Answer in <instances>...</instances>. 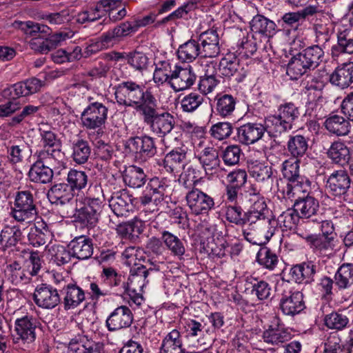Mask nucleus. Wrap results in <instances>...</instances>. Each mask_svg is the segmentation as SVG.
<instances>
[{"instance_id": "nucleus-43", "label": "nucleus", "mask_w": 353, "mask_h": 353, "mask_svg": "<svg viewBox=\"0 0 353 353\" xmlns=\"http://www.w3.org/2000/svg\"><path fill=\"white\" fill-rule=\"evenodd\" d=\"M327 154L333 162L342 165L347 163L351 157L349 148L340 141H336L331 144Z\"/></svg>"}, {"instance_id": "nucleus-63", "label": "nucleus", "mask_w": 353, "mask_h": 353, "mask_svg": "<svg viewBox=\"0 0 353 353\" xmlns=\"http://www.w3.org/2000/svg\"><path fill=\"white\" fill-rule=\"evenodd\" d=\"M21 29L32 38L41 37L40 34L47 35L51 33V29L48 26L31 21L21 22Z\"/></svg>"}, {"instance_id": "nucleus-9", "label": "nucleus", "mask_w": 353, "mask_h": 353, "mask_svg": "<svg viewBox=\"0 0 353 353\" xmlns=\"http://www.w3.org/2000/svg\"><path fill=\"white\" fill-rule=\"evenodd\" d=\"M108 108L100 102L90 103L82 112L81 120L87 130H101L106 122Z\"/></svg>"}, {"instance_id": "nucleus-40", "label": "nucleus", "mask_w": 353, "mask_h": 353, "mask_svg": "<svg viewBox=\"0 0 353 353\" xmlns=\"http://www.w3.org/2000/svg\"><path fill=\"white\" fill-rule=\"evenodd\" d=\"M334 284L339 290H344L353 285V263H343L334 275Z\"/></svg>"}, {"instance_id": "nucleus-20", "label": "nucleus", "mask_w": 353, "mask_h": 353, "mask_svg": "<svg viewBox=\"0 0 353 353\" xmlns=\"http://www.w3.org/2000/svg\"><path fill=\"white\" fill-rule=\"evenodd\" d=\"M57 285L63 295V303L65 310H72L80 305L85 299L84 291L75 283H68L62 286L61 282L58 281Z\"/></svg>"}, {"instance_id": "nucleus-17", "label": "nucleus", "mask_w": 353, "mask_h": 353, "mask_svg": "<svg viewBox=\"0 0 353 353\" xmlns=\"http://www.w3.org/2000/svg\"><path fill=\"white\" fill-rule=\"evenodd\" d=\"M200 45L201 57L214 58L221 52L219 37L215 30H208L202 32L198 39Z\"/></svg>"}, {"instance_id": "nucleus-15", "label": "nucleus", "mask_w": 353, "mask_h": 353, "mask_svg": "<svg viewBox=\"0 0 353 353\" xmlns=\"http://www.w3.org/2000/svg\"><path fill=\"white\" fill-rule=\"evenodd\" d=\"M36 305L45 309H52L61 301L58 289L46 283L39 285L33 294Z\"/></svg>"}, {"instance_id": "nucleus-31", "label": "nucleus", "mask_w": 353, "mask_h": 353, "mask_svg": "<svg viewBox=\"0 0 353 353\" xmlns=\"http://www.w3.org/2000/svg\"><path fill=\"white\" fill-rule=\"evenodd\" d=\"M330 81L341 89L349 87L353 83V62L337 67L330 74Z\"/></svg>"}, {"instance_id": "nucleus-24", "label": "nucleus", "mask_w": 353, "mask_h": 353, "mask_svg": "<svg viewBox=\"0 0 353 353\" xmlns=\"http://www.w3.org/2000/svg\"><path fill=\"white\" fill-rule=\"evenodd\" d=\"M237 139L239 143L248 145L260 140L265 129L263 125L258 123H247L237 128Z\"/></svg>"}, {"instance_id": "nucleus-54", "label": "nucleus", "mask_w": 353, "mask_h": 353, "mask_svg": "<svg viewBox=\"0 0 353 353\" xmlns=\"http://www.w3.org/2000/svg\"><path fill=\"white\" fill-rule=\"evenodd\" d=\"M22 232L16 227H5L0 233V244L3 248L15 246L21 240Z\"/></svg>"}, {"instance_id": "nucleus-53", "label": "nucleus", "mask_w": 353, "mask_h": 353, "mask_svg": "<svg viewBox=\"0 0 353 353\" xmlns=\"http://www.w3.org/2000/svg\"><path fill=\"white\" fill-rule=\"evenodd\" d=\"M126 61L131 68L139 72L146 70L149 65L146 54L137 50L126 54Z\"/></svg>"}, {"instance_id": "nucleus-10", "label": "nucleus", "mask_w": 353, "mask_h": 353, "mask_svg": "<svg viewBox=\"0 0 353 353\" xmlns=\"http://www.w3.org/2000/svg\"><path fill=\"white\" fill-rule=\"evenodd\" d=\"M125 149L141 161H145L157 153L154 139L147 135L130 137L126 141Z\"/></svg>"}, {"instance_id": "nucleus-36", "label": "nucleus", "mask_w": 353, "mask_h": 353, "mask_svg": "<svg viewBox=\"0 0 353 353\" xmlns=\"http://www.w3.org/2000/svg\"><path fill=\"white\" fill-rule=\"evenodd\" d=\"M53 170L50 166L41 162L35 161L30 167L28 177L32 182L46 184L52 181Z\"/></svg>"}, {"instance_id": "nucleus-5", "label": "nucleus", "mask_w": 353, "mask_h": 353, "mask_svg": "<svg viewBox=\"0 0 353 353\" xmlns=\"http://www.w3.org/2000/svg\"><path fill=\"white\" fill-rule=\"evenodd\" d=\"M248 201V206L252 203L250 209L246 211L245 215L250 225L261 226V225H274L275 220L268 217L269 209L265 198L261 194L260 191L255 188H252Z\"/></svg>"}, {"instance_id": "nucleus-14", "label": "nucleus", "mask_w": 353, "mask_h": 353, "mask_svg": "<svg viewBox=\"0 0 353 353\" xmlns=\"http://www.w3.org/2000/svg\"><path fill=\"white\" fill-rule=\"evenodd\" d=\"M353 54V30L345 28L337 32V42L331 48V57L336 61H342L345 57Z\"/></svg>"}, {"instance_id": "nucleus-57", "label": "nucleus", "mask_w": 353, "mask_h": 353, "mask_svg": "<svg viewBox=\"0 0 353 353\" xmlns=\"http://www.w3.org/2000/svg\"><path fill=\"white\" fill-rule=\"evenodd\" d=\"M299 159L289 158L282 163L281 172L285 179L291 182L298 181L299 174Z\"/></svg>"}, {"instance_id": "nucleus-22", "label": "nucleus", "mask_w": 353, "mask_h": 353, "mask_svg": "<svg viewBox=\"0 0 353 353\" xmlns=\"http://www.w3.org/2000/svg\"><path fill=\"white\" fill-rule=\"evenodd\" d=\"M44 85V81L32 77L13 84L10 88V94L13 99L26 97L40 92Z\"/></svg>"}, {"instance_id": "nucleus-64", "label": "nucleus", "mask_w": 353, "mask_h": 353, "mask_svg": "<svg viewBox=\"0 0 353 353\" xmlns=\"http://www.w3.org/2000/svg\"><path fill=\"white\" fill-rule=\"evenodd\" d=\"M204 101L202 95L196 92H191L185 95L181 100V107L183 112H193L195 111Z\"/></svg>"}, {"instance_id": "nucleus-50", "label": "nucleus", "mask_w": 353, "mask_h": 353, "mask_svg": "<svg viewBox=\"0 0 353 353\" xmlns=\"http://www.w3.org/2000/svg\"><path fill=\"white\" fill-rule=\"evenodd\" d=\"M250 176L259 183L270 184L273 181L272 167L264 163H258L250 166Z\"/></svg>"}, {"instance_id": "nucleus-45", "label": "nucleus", "mask_w": 353, "mask_h": 353, "mask_svg": "<svg viewBox=\"0 0 353 353\" xmlns=\"http://www.w3.org/2000/svg\"><path fill=\"white\" fill-rule=\"evenodd\" d=\"M308 148V140L303 135L291 136L287 143V149L291 158L299 159L305 155Z\"/></svg>"}, {"instance_id": "nucleus-13", "label": "nucleus", "mask_w": 353, "mask_h": 353, "mask_svg": "<svg viewBox=\"0 0 353 353\" xmlns=\"http://www.w3.org/2000/svg\"><path fill=\"white\" fill-rule=\"evenodd\" d=\"M168 188V185L163 180L158 177L151 179L139 198L141 203L143 205L151 203L157 206L161 205L164 200Z\"/></svg>"}, {"instance_id": "nucleus-28", "label": "nucleus", "mask_w": 353, "mask_h": 353, "mask_svg": "<svg viewBox=\"0 0 353 353\" xmlns=\"http://www.w3.org/2000/svg\"><path fill=\"white\" fill-rule=\"evenodd\" d=\"M109 206L117 216H126L132 209V195L124 190L114 192L109 199Z\"/></svg>"}, {"instance_id": "nucleus-3", "label": "nucleus", "mask_w": 353, "mask_h": 353, "mask_svg": "<svg viewBox=\"0 0 353 353\" xmlns=\"http://www.w3.org/2000/svg\"><path fill=\"white\" fill-rule=\"evenodd\" d=\"M324 51L318 45L309 46L293 56L287 65V74L297 79L310 70L317 68L323 61Z\"/></svg>"}, {"instance_id": "nucleus-8", "label": "nucleus", "mask_w": 353, "mask_h": 353, "mask_svg": "<svg viewBox=\"0 0 353 353\" xmlns=\"http://www.w3.org/2000/svg\"><path fill=\"white\" fill-rule=\"evenodd\" d=\"M281 287L283 288L279 301V308L281 312L291 316L301 313L305 308L303 292L299 290L292 291L289 282L283 281Z\"/></svg>"}, {"instance_id": "nucleus-41", "label": "nucleus", "mask_w": 353, "mask_h": 353, "mask_svg": "<svg viewBox=\"0 0 353 353\" xmlns=\"http://www.w3.org/2000/svg\"><path fill=\"white\" fill-rule=\"evenodd\" d=\"M197 158L206 174H212L221 162L218 151L212 147L205 148Z\"/></svg>"}, {"instance_id": "nucleus-42", "label": "nucleus", "mask_w": 353, "mask_h": 353, "mask_svg": "<svg viewBox=\"0 0 353 353\" xmlns=\"http://www.w3.org/2000/svg\"><path fill=\"white\" fill-rule=\"evenodd\" d=\"M122 176L125 184L133 188L141 187L146 181V174L143 170L135 165L126 168Z\"/></svg>"}, {"instance_id": "nucleus-37", "label": "nucleus", "mask_w": 353, "mask_h": 353, "mask_svg": "<svg viewBox=\"0 0 353 353\" xmlns=\"http://www.w3.org/2000/svg\"><path fill=\"white\" fill-rule=\"evenodd\" d=\"M7 271L8 280L17 286L29 283L32 276L30 270L21 267L17 261L8 265Z\"/></svg>"}, {"instance_id": "nucleus-59", "label": "nucleus", "mask_w": 353, "mask_h": 353, "mask_svg": "<svg viewBox=\"0 0 353 353\" xmlns=\"http://www.w3.org/2000/svg\"><path fill=\"white\" fill-rule=\"evenodd\" d=\"M74 220L86 227H94L99 221V214L83 206L74 214Z\"/></svg>"}, {"instance_id": "nucleus-6", "label": "nucleus", "mask_w": 353, "mask_h": 353, "mask_svg": "<svg viewBox=\"0 0 353 353\" xmlns=\"http://www.w3.org/2000/svg\"><path fill=\"white\" fill-rule=\"evenodd\" d=\"M39 323L32 315L17 317L14 323L13 342L23 349H27L36 339V330Z\"/></svg>"}, {"instance_id": "nucleus-38", "label": "nucleus", "mask_w": 353, "mask_h": 353, "mask_svg": "<svg viewBox=\"0 0 353 353\" xmlns=\"http://www.w3.org/2000/svg\"><path fill=\"white\" fill-rule=\"evenodd\" d=\"M161 239L167 248L174 256L182 259L185 252L184 242L172 233L163 230L161 232Z\"/></svg>"}, {"instance_id": "nucleus-60", "label": "nucleus", "mask_w": 353, "mask_h": 353, "mask_svg": "<svg viewBox=\"0 0 353 353\" xmlns=\"http://www.w3.org/2000/svg\"><path fill=\"white\" fill-rule=\"evenodd\" d=\"M323 353H350V348L341 343L339 334L334 332L327 337Z\"/></svg>"}, {"instance_id": "nucleus-49", "label": "nucleus", "mask_w": 353, "mask_h": 353, "mask_svg": "<svg viewBox=\"0 0 353 353\" xmlns=\"http://www.w3.org/2000/svg\"><path fill=\"white\" fill-rule=\"evenodd\" d=\"M66 181L75 193L86 188L89 183V177L84 171L71 169L67 174Z\"/></svg>"}, {"instance_id": "nucleus-12", "label": "nucleus", "mask_w": 353, "mask_h": 353, "mask_svg": "<svg viewBox=\"0 0 353 353\" xmlns=\"http://www.w3.org/2000/svg\"><path fill=\"white\" fill-rule=\"evenodd\" d=\"M187 205L195 215L208 213L214 206V199L199 188H193L185 195Z\"/></svg>"}, {"instance_id": "nucleus-44", "label": "nucleus", "mask_w": 353, "mask_h": 353, "mask_svg": "<svg viewBox=\"0 0 353 353\" xmlns=\"http://www.w3.org/2000/svg\"><path fill=\"white\" fill-rule=\"evenodd\" d=\"M186 152L181 150H172L168 152L163 160V165L168 172H176L184 168Z\"/></svg>"}, {"instance_id": "nucleus-2", "label": "nucleus", "mask_w": 353, "mask_h": 353, "mask_svg": "<svg viewBox=\"0 0 353 353\" xmlns=\"http://www.w3.org/2000/svg\"><path fill=\"white\" fill-rule=\"evenodd\" d=\"M154 271V269H147L144 265L139 266L130 270L128 282H125L124 276L118 274L116 270L111 267L103 268L101 276L104 278V282L106 284L112 288H117V294H122L131 290L136 291L137 285L142 288L149 274Z\"/></svg>"}, {"instance_id": "nucleus-29", "label": "nucleus", "mask_w": 353, "mask_h": 353, "mask_svg": "<svg viewBox=\"0 0 353 353\" xmlns=\"http://www.w3.org/2000/svg\"><path fill=\"white\" fill-rule=\"evenodd\" d=\"M317 266L312 261L293 265L290 274L297 283L310 284L314 281Z\"/></svg>"}, {"instance_id": "nucleus-4", "label": "nucleus", "mask_w": 353, "mask_h": 353, "mask_svg": "<svg viewBox=\"0 0 353 353\" xmlns=\"http://www.w3.org/2000/svg\"><path fill=\"white\" fill-rule=\"evenodd\" d=\"M143 122L150 130L159 137L170 133L175 125L174 117L168 112L158 111V103L156 100L141 114Z\"/></svg>"}, {"instance_id": "nucleus-7", "label": "nucleus", "mask_w": 353, "mask_h": 353, "mask_svg": "<svg viewBox=\"0 0 353 353\" xmlns=\"http://www.w3.org/2000/svg\"><path fill=\"white\" fill-rule=\"evenodd\" d=\"M19 222H30L37 214L33 189L26 188L16 192L14 207L10 212Z\"/></svg>"}, {"instance_id": "nucleus-56", "label": "nucleus", "mask_w": 353, "mask_h": 353, "mask_svg": "<svg viewBox=\"0 0 353 353\" xmlns=\"http://www.w3.org/2000/svg\"><path fill=\"white\" fill-rule=\"evenodd\" d=\"M104 16V10L97 2L94 6L79 12L75 16L78 23L83 24L98 20Z\"/></svg>"}, {"instance_id": "nucleus-32", "label": "nucleus", "mask_w": 353, "mask_h": 353, "mask_svg": "<svg viewBox=\"0 0 353 353\" xmlns=\"http://www.w3.org/2000/svg\"><path fill=\"white\" fill-rule=\"evenodd\" d=\"M214 103L216 114L222 118H226L233 115L237 99L232 94L219 93L216 95Z\"/></svg>"}, {"instance_id": "nucleus-1", "label": "nucleus", "mask_w": 353, "mask_h": 353, "mask_svg": "<svg viewBox=\"0 0 353 353\" xmlns=\"http://www.w3.org/2000/svg\"><path fill=\"white\" fill-rule=\"evenodd\" d=\"M115 99L119 105L134 107L141 115L157 99L150 90L135 81H122L114 87Z\"/></svg>"}, {"instance_id": "nucleus-21", "label": "nucleus", "mask_w": 353, "mask_h": 353, "mask_svg": "<svg viewBox=\"0 0 353 353\" xmlns=\"http://www.w3.org/2000/svg\"><path fill=\"white\" fill-rule=\"evenodd\" d=\"M351 180L345 170L334 171L326 181L327 189L334 196L344 195L350 188Z\"/></svg>"}, {"instance_id": "nucleus-58", "label": "nucleus", "mask_w": 353, "mask_h": 353, "mask_svg": "<svg viewBox=\"0 0 353 353\" xmlns=\"http://www.w3.org/2000/svg\"><path fill=\"white\" fill-rule=\"evenodd\" d=\"M252 294H254L259 301H266L271 299L272 288L270 284L263 280L251 278Z\"/></svg>"}, {"instance_id": "nucleus-48", "label": "nucleus", "mask_w": 353, "mask_h": 353, "mask_svg": "<svg viewBox=\"0 0 353 353\" xmlns=\"http://www.w3.org/2000/svg\"><path fill=\"white\" fill-rule=\"evenodd\" d=\"M250 27L254 32L259 33L266 37H271L274 33L276 24L273 21L268 19L264 16L257 14L251 21Z\"/></svg>"}, {"instance_id": "nucleus-55", "label": "nucleus", "mask_w": 353, "mask_h": 353, "mask_svg": "<svg viewBox=\"0 0 353 353\" xmlns=\"http://www.w3.org/2000/svg\"><path fill=\"white\" fill-rule=\"evenodd\" d=\"M256 261L263 268L270 270H274L279 261L276 252L267 247L260 248L256 255Z\"/></svg>"}, {"instance_id": "nucleus-33", "label": "nucleus", "mask_w": 353, "mask_h": 353, "mask_svg": "<svg viewBox=\"0 0 353 353\" xmlns=\"http://www.w3.org/2000/svg\"><path fill=\"white\" fill-rule=\"evenodd\" d=\"M265 129L268 134L273 138L280 137L293 128L291 124L288 123L279 115H270L265 119Z\"/></svg>"}, {"instance_id": "nucleus-34", "label": "nucleus", "mask_w": 353, "mask_h": 353, "mask_svg": "<svg viewBox=\"0 0 353 353\" xmlns=\"http://www.w3.org/2000/svg\"><path fill=\"white\" fill-rule=\"evenodd\" d=\"M159 353H185L182 336L179 330L174 329L163 338Z\"/></svg>"}, {"instance_id": "nucleus-52", "label": "nucleus", "mask_w": 353, "mask_h": 353, "mask_svg": "<svg viewBox=\"0 0 353 353\" xmlns=\"http://www.w3.org/2000/svg\"><path fill=\"white\" fill-rule=\"evenodd\" d=\"M291 334L283 328L270 327L263 334V339L267 343L279 345L290 339Z\"/></svg>"}, {"instance_id": "nucleus-26", "label": "nucleus", "mask_w": 353, "mask_h": 353, "mask_svg": "<svg viewBox=\"0 0 353 353\" xmlns=\"http://www.w3.org/2000/svg\"><path fill=\"white\" fill-rule=\"evenodd\" d=\"M293 207L301 219H309L316 216L319 203L316 198L307 194L305 196L296 199Z\"/></svg>"}, {"instance_id": "nucleus-39", "label": "nucleus", "mask_w": 353, "mask_h": 353, "mask_svg": "<svg viewBox=\"0 0 353 353\" xmlns=\"http://www.w3.org/2000/svg\"><path fill=\"white\" fill-rule=\"evenodd\" d=\"M248 207V203H231L226 207L225 218L228 221L236 225L243 226L249 223L244 209Z\"/></svg>"}, {"instance_id": "nucleus-30", "label": "nucleus", "mask_w": 353, "mask_h": 353, "mask_svg": "<svg viewBox=\"0 0 353 353\" xmlns=\"http://www.w3.org/2000/svg\"><path fill=\"white\" fill-rule=\"evenodd\" d=\"M74 192L67 183L54 184L48 191L47 196L51 203L64 205L72 200Z\"/></svg>"}, {"instance_id": "nucleus-46", "label": "nucleus", "mask_w": 353, "mask_h": 353, "mask_svg": "<svg viewBox=\"0 0 353 353\" xmlns=\"http://www.w3.org/2000/svg\"><path fill=\"white\" fill-rule=\"evenodd\" d=\"M72 158L79 165L85 163L91 154V147L88 141L78 139L72 143Z\"/></svg>"}, {"instance_id": "nucleus-61", "label": "nucleus", "mask_w": 353, "mask_h": 353, "mask_svg": "<svg viewBox=\"0 0 353 353\" xmlns=\"http://www.w3.org/2000/svg\"><path fill=\"white\" fill-rule=\"evenodd\" d=\"M301 219L294 208H288L281 214L277 219L280 227L287 230H292L296 228Z\"/></svg>"}, {"instance_id": "nucleus-27", "label": "nucleus", "mask_w": 353, "mask_h": 353, "mask_svg": "<svg viewBox=\"0 0 353 353\" xmlns=\"http://www.w3.org/2000/svg\"><path fill=\"white\" fill-rule=\"evenodd\" d=\"M73 257L79 260H86L93 254L92 240L86 236H79L72 239L68 245Z\"/></svg>"}, {"instance_id": "nucleus-11", "label": "nucleus", "mask_w": 353, "mask_h": 353, "mask_svg": "<svg viewBox=\"0 0 353 353\" xmlns=\"http://www.w3.org/2000/svg\"><path fill=\"white\" fill-rule=\"evenodd\" d=\"M218 71L224 77L239 83L247 76V70L241 64L240 59L233 53H228L219 61Z\"/></svg>"}, {"instance_id": "nucleus-18", "label": "nucleus", "mask_w": 353, "mask_h": 353, "mask_svg": "<svg viewBox=\"0 0 353 353\" xmlns=\"http://www.w3.org/2000/svg\"><path fill=\"white\" fill-rule=\"evenodd\" d=\"M68 353H106L104 344L78 334L68 344Z\"/></svg>"}, {"instance_id": "nucleus-51", "label": "nucleus", "mask_w": 353, "mask_h": 353, "mask_svg": "<svg viewBox=\"0 0 353 353\" xmlns=\"http://www.w3.org/2000/svg\"><path fill=\"white\" fill-rule=\"evenodd\" d=\"M324 322L329 329L342 330L349 323V318L345 311L339 310L325 315Z\"/></svg>"}, {"instance_id": "nucleus-23", "label": "nucleus", "mask_w": 353, "mask_h": 353, "mask_svg": "<svg viewBox=\"0 0 353 353\" xmlns=\"http://www.w3.org/2000/svg\"><path fill=\"white\" fill-rule=\"evenodd\" d=\"M275 231L274 225L252 226L249 224V228L243 230V234L246 241L250 243L262 245L270 241Z\"/></svg>"}, {"instance_id": "nucleus-47", "label": "nucleus", "mask_w": 353, "mask_h": 353, "mask_svg": "<svg viewBox=\"0 0 353 353\" xmlns=\"http://www.w3.org/2000/svg\"><path fill=\"white\" fill-rule=\"evenodd\" d=\"M177 56L183 62H192L197 57H201L199 42L194 39H190L181 45L177 50Z\"/></svg>"}, {"instance_id": "nucleus-25", "label": "nucleus", "mask_w": 353, "mask_h": 353, "mask_svg": "<svg viewBox=\"0 0 353 353\" xmlns=\"http://www.w3.org/2000/svg\"><path fill=\"white\" fill-rule=\"evenodd\" d=\"M196 81V75L190 68L175 66L170 79V85L176 92L190 88Z\"/></svg>"}, {"instance_id": "nucleus-19", "label": "nucleus", "mask_w": 353, "mask_h": 353, "mask_svg": "<svg viewBox=\"0 0 353 353\" xmlns=\"http://www.w3.org/2000/svg\"><path fill=\"white\" fill-rule=\"evenodd\" d=\"M300 235L315 253L322 256L332 254L338 245V239H330L318 234Z\"/></svg>"}, {"instance_id": "nucleus-16", "label": "nucleus", "mask_w": 353, "mask_h": 353, "mask_svg": "<svg viewBox=\"0 0 353 353\" xmlns=\"http://www.w3.org/2000/svg\"><path fill=\"white\" fill-rule=\"evenodd\" d=\"M133 314L126 305L118 306L108 316L105 325L110 332H115L131 326Z\"/></svg>"}, {"instance_id": "nucleus-35", "label": "nucleus", "mask_w": 353, "mask_h": 353, "mask_svg": "<svg viewBox=\"0 0 353 353\" xmlns=\"http://www.w3.org/2000/svg\"><path fill=\"white\" fill-rule=\"evenodd\" d=\"M325 129L337 137L347 135L350 131V124L348 120L338 114L329 115L325 122Z\"/></svg>"}, {"instance_id": "nucleus-62", "label": "nucleus", "mask_w": 353, "mask_h": 353, "mask_svg": "<svg viewBox=\"0 0 353 353\" xmlns=\"http://www.w3.org/2000/svg\"><path fill=\"white\" fill-rule=\"evenodd\" d=\"M61 156L60 148H44L38 152L37 161L50 166L59 161Z\"/></svg>"}]
</instances>
